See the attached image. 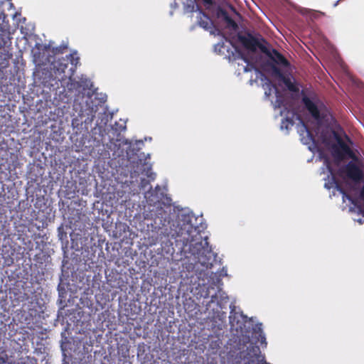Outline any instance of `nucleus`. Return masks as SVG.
Returning <instances> with one entry per match:
<instances>
[{
  "label": "nucleus",
  "instance_id": "6ab92c4d",
  "mask_svg": "<svg viewBox=\"0 0 364 364\" xmlns=\"http://www.w3.org/2000/svg\"><path fill=\"white\" fill-rule=\"evenodd\" d=\"M323 165L326 166L328 173L327 175V178L331 177V179L324 183V188L327 190L333 188L338 191L340 194L342 195L343 202H345L346 200H348L349 202L353 203V198L348 196L344 190L337 183L336 178L333 175L332 168L327 158H325L323 161Z\"/></svg>",
  "mask_w": 364,
  "mask_h": 364
},
{
  "label": "nucleus",
  "instance_id": "2f4dec72",
  "mask_svg": "<svg viewBox=\"0 0 364 364\" xmlns=\"http://www.w3.org/2000/svg\"><path fill=\"white\" fill-rule=\"evenodd\" d=\"M231 53L232 61L240 59L246 63V65L243 66L244 73L251 72L252 70L255 72V69H257L253 64L250 63L247 58L243 55L242 50L239 48H234V51H231Z\"/></svg>",
  "mask_w": 364,
  "mask_h": 364
},
{
  "label": "nucleus",
  "instance_id": "ddd939ff",
  "mask_svg": "<svg viewBox=\"0 0 364 364\" xmlns=\"http://www.w3.org/2000/svg\"><path fill=\"white\" fill-rule=\"evenodd\" d=\"M36 250L38 252L34 255L33 260L35 261V267H45L52 269V257L51 255L54 253V250L49 247V243L41 242L39 243L36 242Z\"/></svg>",
  "mask_w": 364,
  "mask_h": 364
},
{
  "label": "nucleus",
  "instance_id": "bf43d9fd",
  "mask_svg": "<svg viewBox=\"0 0 364 364\" xmlns=\"http://www.w3.org/2000/svg\"><path fill=\"white\" fill-rule=\"evenodd\" d=\"M272 69L277 75H278L281 77H283V75L278 68H277L276 66H273Z\"/></svg>",
  "mask_w": 364,
  "mask_h": 364
},
{
  "label": "nucleus",
  "instance_id": "a19ab883",
  "mask_svg": "<svg viewBox=\"0 0 364 364\" xmlns=\"http://www.w3.org/2000/svg\"><path fill=\"white\" fill-rule=\"evenodd\" d=\"M80 304L81 306H80L82 309L83 308H87L91 311H92L93 308V299L92 296V294H89L88 293H86L84 291V294L81 295L80 298Z\"/></svg>",
  "mask_w": 364,
  "mask_h": 364
},
{
  "label": "nucleus",
  "instance_id": "c756f323",
  "mask_svg": "<svg viewBox=\"0 0 364 364\" xmlns=\"http://www.w3.org/2000/svg\"><path fill=\"white\" fill-rule=\"evenodd\" d=\"M52 269L45 267H35L30 274L31 282L36 283L38 285L46 281V274H48Z\"/></svg>",
  "mask_w": 364,
  "mask_h": 364
},
{
  "label": "nucleus",
  "instance_id": "72a5a7b5",
  "mask_svg": "<svg viewBox=\"0 0 364 364\" xmlns=\"http://www.w3.org/2000/svg\"><path fill=\"white\" fill-rule=\"evenodd\" d=\"M93 97H95V100H97V103L95 104V105H92V107H91V109L89 111V112H86V113H84L82 110L80 111V112L78 113V115L76 116V117H74L73 118H77V117H80V116L81 115H84V116H89V117H92L93 116V119H95V115L93 114V112H94V107L95 108H97V107L98 105H101L102 104L105 103L107 100V96L106 94H104V93H98L97 92V95H94ZM97 111V109H95V112Z\"/></svg>",
  "mask_w": 364,
  "mask_h": 364
},
{
  "label": "nucleus",
  "instance_id": "e2e57ef3",
  "mask_svg": "<svg viewBox=\"0 0 364 364\" xmlns=\"http://www.w3.org/2000/svg\"><path fill=\"white\" fill-rule=\"evenodd\" d=\"M178 6V4L174 1L173 3L170 4V7L171 9H176Z\"/></svg>",
  "mask_w": 364,
  "mask_h": 364
},
{
  "label": "nucleus",
  "instance_id": "c9c22d12",
  "mask_svg": "<svg viewBox=\"0 0 364 364\" xmlns=\"http://www.w3.org/2000/svg\"><path fill=\"white\" fill-rule=\"evenodd\" d=\"M196 12L200 15L198 19V24L200 27L203 28L205 31H209L213 27V23L208 15L203 11L200 7H196Z\"/></svg>",
  "mask_w": 364,
  "mask_h": 364
},
{
  "label": "nucleus",
  "instance_id": "b1692460",
  "mask_svg": "<svg viewBox=\"0 0 364 364\" xmlns=\"http://www.w3.org/2000/svg\"><path fill=\"white\" fill-rule=\"evenodd\" d=\"M111 234L114 238L123 241L131 235L129 226L125 223L117 222Z\"/></svg>",
  "mask_w": 364,
  "mask_h": 364
},
{
  "label": "nucleus",
  "instance_id": "c03bdc74",
  "mask_svg": "<svg viewBox=\"0 0 364 364\" xmlns=\"http://www.w3.org/2000/svg\"><path fill=\"white\" fill-rule=\"evenodd\" d=\"M256 78L259 79L261 82H263L262 87L265 86H272L274 87L273 83L270 81V80L258 68L255 69Z\"/></svg>",
  "mask_w": 364,
  "mask_h": 364
},
{
  "label": "nucleus",
  "instance_id": "dca6fc26",
  "mask_svg": "<svg viewBox=\"0 0 364 364\" xmlns=\"http://www.w3.org/2000/svg\"><path fill=\"white\" fill-rule=\"evenodd\" d=\"M23 253V252H20L14 245H11L9 242H7V243L4 242L0 247L1 268L11 266L15 260L20 259L19 255Z\"/></svg>",
  "mask_w": 364,
  "mask_h": 364
},
{
  "label": "nucleus",
  "instance_id": "0e129e2a",
  "mask_svg": "<svg viewBox=\"0 0 364 364\" xmlns=\"http://www.w3.org/2000/svg\"><path fill=\"white\" fill-rule=\"evenodd\" d=\"M144 347H145V346H144V343H142V346H141V345H139V346H138V348H137V355H138V356H139V355H140V353H141V348H144Z\"/></svg>",
  "mask_w": 364,
  "mask_h": 364
},
{
  "label": "nucleus",
  "instance_id": "423d86ee",
  "mask_svg": "<svg viewBox=\"0 0 364 364\" xmlns=\"http://www.w3.org/2000/svg\"><path fill=\"white\" fill-rule=\"evenodd\" d=\"M6 15L0 11V32L6 31L9 28V21H6ZM25 67L23 53L19 50L12 58L4 46L0 45V90L7 93L14 91L16 81H19Z\"/></svg>",
  "mask_w": 364,
  "mask_h": 364
},
{
  "label": "nucleus",
  "instance_id": "4d7b16f0",
  "mask_svg": "<svg viewBox=\"0 0 364 364\" xmlns=\"http://www.w3.org/2000/svg\"><path fill=\"white\" fill-rule=\"evenodd\" d=\"M215 272H217V274H220V277L221 278L228 276L227 269L225 267H223L220 270L217 269Z\"/></svg>",
  "mask_w": 364,
  "mask_h": 364
},
{
  "label": "nucleus",
  "instance_id": "49530a36",
  "mask_svg": "<svg viewBox=\"0 0 364 364\" xmlns=\"http://www.w3.org/2000/svg\"><path fill=\"white\" fill-rule=\"evenodd\" d=\"M23 358L14 361H9L6 354L0 353V364H23L22 362Z\"/></svg>",
  "mask_w": 364,
  "mask_h": 364
},
{
  "label": "nucleus",
  "instance_id": "9d476101",
  "mask_svg": "<svg viewBox=\"0 0 364 364\" xmlns=\"http://www.w3.org/2000/svg\"><path fill=\"white\" fill-rule=\"evenodd\" d=\"M130 149L133 150V154L136 156H139L138 159H141L140 161L136 160L134 162L135 166L138 168L141 167V169L145 171V174L149 178L154 180L156 174L152 171V164L148 161L151 158V154L149 153L146 154L141 151L142 148L144 146V140H136L134 143H132V141H130Z\"/></svg>",
  "mask_w": 364,
  "mask_h": 364
},
{
  "label": "nucleus",
  "instance_id": "a211bd4d",
  "mask_svg": "<svg viewBox=\"0 0 364 364\" xmlns=\"http://www.w3.org/2000/svg\"><path fill=\"white\" fill-rule=\"evenodd\" d=\"M74 87L82 95V98H85V102L87 105L89 100H92L94 95H97V88L94 87L93 82L86 76L82 75L78 81H75Z\"/></svg>",
  "mask_w": 364,
  "mask_h": 364
},
{
  "label": "nucleus",
  "instance_id": "a878e982",
  "mask_svg": "<svg viewBox=\"0 0 364 364\" xmlns=\"http://www.w3.org/2000/svg\"><path fill=\"white\" fill-rule=\"evenodd\" d=\"M264 89L265 90L264 96L266 98L269 97L271 95L272 91V90H274L276 100H275L274 102H272V104L273 105V107L275 109L277 108H281L282 107H284V110H281V112H280V115L282 116L284 112L286 109H287V107H286V105L284 104V100L282 98L281 94L279 93L278 89L277 87H275L274 85V87L265 86L264 87Z\"/></svg>",
  "mask_w": 364,
  "mask_h": 364
},
{
  "label": "nucleus",
  "instance_id": "f03ea898",
  "mask_svg": "<svg viewBox=\"0 0 364 364\" xmlns=\"http://www.w3.org/2000/svg\"><path fill=\"white\" fill-rule=\"evenodd\" d=\"M148 208L144 230L159 258L175 264L182 262L188 272L196 271L198 264L207 267L215 261L208 236L201 235L207 228L202 214L196 216L189 208L173 205L167 196Z\"/></svg>",
  "mask_w": 364,
  "mask_h": 364
},
{
  "label": "nucleus",
  "instance_id": "4be33fe9",
  "mask_svg": "<svg viewBox=\"0 0 364 364\" xmlns=\"http://www.w3.org/2000/svg\"><path fill=\"white\" fill-rule=\"evenodd\" d=\"M46 171L45 166L41 161L30 163L27 166L26 175L27 178L32 182L38 184L43 182V176Z\"/></svg>",
  "mask_w": 364,
  "mask_h": 364
},
{
  "label": "nucleus",
  "instance_id": "20e7f679",
  "mask_svg": "<svg viewBox=\"0 0 364 364\" xmlns=\"http://www.w3.org/2000/svg\"><path fill=\"white\" fill-rule=\"evenodd\" d=\"M229 308L230 337L225 345L228 364H271L259 346L266 348L267 345L262 323L237 311L232 304Z\"/></svg>",
  "mask_w": 364,
  "mask_h": 364
},
{
  "label": "nucleus",
  "instance_id": "8fccbe9b",
  "mask_svg": "<svg viewBox=\"0 0 364 364\" xmlns=\"http://www.w3.org/2000/svg\"><path fill=\"white\" fill-rule=\"evenodd\" d=\"M8 144L3 139L0 141V157L4 158L8 155Z\"/></svg>",
  "mask_w": 364,
  "mask_h": 364
},
{
  "label": "nucleus",
  "instance_id": "f257e3e1",
  "mask_svg": "<svg viewBox=\"0 0 364 364\" xmlns=\"http://www.w3.org/2000/svg\"><path fill=\"white\" fill-rule=\"evenodd\" d=\"M75 205L62 199L58 202L63 221L57 228L63 257L56 286L58 310L53 322L56 328L60 326L63 328L66 324V308L75 304L78 291L95 287V275L87 272L92 264L105 259L104 245L107 250L109 248L105 239L95 237L92 222Z\"/></svg>",
  "mask_w": 364,
  "mask_h": 364
},
{
  "label": "nucleus",
  "instance_id": "2eb2a0df",
  "mask_svg": "<svg viewBox=\"0 0 364 364\" xmlns=\"http://www.w3.org/2000/svg\"><path fill=\"white\" fill-rule=\"evenodd\" d=\"M32 61L35 68L53 62V58L49 54V45L36 43L31 49Z\"/></svg>",
  "mask_w": 364,
  "mask_h": 364
},
{
  "label": "nucleus",
  "instance_id": "f3484780",
  "mask_svg": "<svg viewBox=\"0 0 364 364\" xmlns=\"http://www.w3.org/2000/svg\"><path fill=\"white\" fill-rule=\"evenodd\" d=\"M46 102L52 101L53 104L59 108H65L66 105L71 103L73 100L72 92L66 90L62 84L58 85V88H55L52 91L50 99H44Z\"/></svg>",
  "mask_w": 364,
  "mask_h": 364
},
{
  "label": "nucleus",
  "instance_id": "9b49d317",
  "mask_svg": "<svg viewBox=\"0 0 364 364\" xmlns=\"http://www.w3.org/2000/svg\"><path fill=\"white\" fill-rule=\"evenodd\" d=\"M113 166L115 167V180L118 183L128 186L129 183L132 182V173H141L145 174V171L141 169V167L135 166V164H131L127 161L117 162L114 164Z\"/></svg>",
  "mask_w": 364,
  "mask_h": 364
},
{
  "label": "nucleus",
  "instance_id": "1a4fd4ad",
  "mask_svg": "<svg viewBox=\"0 0 364 364\" xmlns=\"http://www.w3.org/2000/svg\"><path fill=\"white\" fill-rule=\"evenodd\" d=\"M238 39L247 49L252 51L259 49L274 63L277 64L285 61L284 56L277 49L272 48L271 50L268 49L266 46L267 41L261 35L257 37L250 33H247L245 35H239Z\"/></svg>",
  "mask_w": 364,
  "mask_h": 364
},
{
  "label": "nucleus",
  "instance_id": "79ce46f5",
  "mask_svg": "<svg viewBox=\"0 0 364 364\" xmlns=\"http://www.w3.org/2000/svg\"><path fill=\"white\" fill-rule=\"evenodd\" d=\"M291 116H286L284 118L282 119L280 124V129L282 131L285 130L286 134H289V129L294 124V117L295 114L294 112H291Z\"/></svg>",
  "mask_w": 364,
  "mask_h": 364
},
{
  "label": "nucleus",
  "instance_id": "4468645a",
  "mask_svg": "<svg viewBox=\"0 0 364 364\" xmlns=\"http://www.w3.org/2000/svg\"><path fill=\"white\" fill-rule=\"evenodd\" d=\"M26 199L19 202V208H22L23 210L26 209L29 210L33 204L34 208L38 210V215L36 217V220H38V218L41 217L40 211L43 210L50 201L44 196L38 195L37 193L34 195L33 192L31 193L28 189L26 190Z\"/></svg>",
  "mask_w": 364,
  "mask_h": 364
},
{
  "label": "nucleus",
  "instance_id": "c85d7f7f",
  "mask_svg": "<svg viewBox=\"0 0 364 364\" xmlns=\"http://www.w3.org/2000/svg\"><path fill=\"white\" fill-rule=\"evenodd\" d=\"M228 44H226L224 42H220L217 44L214 45V52L220 54L224 55L225 53L228 55H225V58H228L229 62L232 61V56L231 51H234V48H237V46L232 44L230 41H228Z\"/></svg>",
  "mask_w": 364,
  "mask_h": 364
},
{
  "label": "nucleus",
  "instance_id": "aec40b11",
  "mask_svg": "<svg viewBox=\"0 0 364 364\" xmlns=\"http://www.w3.org/2000/svg\"><path fill=\"white\" fill-rule=\"evenodd\" d=\"M26 282L16 281L13 287L9 288V296L14 306L19 305L28 299V293L24 286Z\"/></svg>",
  "mask_w": 364,
  "mask_h": 364
},
{
  "label": "nucleus",
  "instance_id": "5fc2aeb1",
  "mask_svg": "<svg viewBox=\"0 0 364 364\" xmlns=\"http://www.w3.org/2000/svg\"><path fill=\"white\" fill-rule=\"evenodd\" d=\"M220 14L223 17L224 20L229 24L233 23V20L232 17L230 16V14L228 13V11L225 9L220 10Z\"/></svg>",
  "mask_w": 364,
  "mask_h": 364
},
{
  "label": "nucleus",
  "instance_id": "6e6552de",
  "mask_svg": "<svg viewBox=\"0 0 364 364\" xmlns=\"http://www.w3.org/2000/svg\"><path fill=\"white\" fill-rule=\"evenodd\" d=\"M34 83L36 84V92H41L43 99H50L52 91L58 88L61 82L52 68V64L46 63L35 68L33 73Z\"/></svg>",
  "mask_w": 364,
  "mask_h": 364
},
{
  "label": "nucleus",
  "instance_id": "774afa93",
  "mask_svg": "<svg viewBox=\"0 0 364 364\" xmlns=\"http://www.w3.org/2000/svg\"><path fill=\"white\" fill-rule=\"evenodd\" d=\"M18 16H21V14L18 11H16L14 15H13V18L15 19Z\"/></svg>",
  "mask_w": 364,
  "mask_h": 364
},
{
  "label": "nucleus",
  "instance_id": "7ed1b4c3",
  "mask_svg": "<svg viewBox=\"0 0 364 364\" xmlns=\"http://www.w3.org/2000/svg\"><path fill=\"white\" fill-rule=\"evenodd\" d=\"M107 122L108 116L105 111L98 117L94 127L92 126L93 116L81 115L72 118L71 129L68 131L70 139L77 149L100 159L109 160L110 166L121 161L134 164L136 160L140 161L139 156L133 154V150L130 149V140L127 139L119 137L115 142L112 139L109 144H104L102 139Z\"/></svg>",
  "mask_w": 364,
  "mask_h": 364
},
{
  "label": "nucleus",
  "instance_id": "e433bc0d",
  "mask_svg": "<svg viewBox=\"0 0 364 364\" xmlns=\"http://www.w3.org/2000/svg\"><path fill=\"white\" fill-rule=\"evenodd\" d=\"M346 168L348 169V176L354 180H360L362 177V171L357 164L352 161H349Z\"/></svg>",
  "mask_w": 364,
  "mask_h": 364
},
{
  "label": "nucleus",
  "instance_id": "37998d69",
  "mask_svg": "<svg viewBox=\"0 0 364 364\" xmlns=\"http://www.w3.org/2000/svg\"><path fill=\"white\" fill-rule=\"evenodd\" d=\"M144 175L147 177V178H140L138 187L140 193L146 195L147 193H149V191L152 188L151 186L150 185V181L153 180L149 178L146 174Z\"/></svg>",
  "mask_w": 364,
  "mask_h": 364
},
{
  "label": "nucleus",
  "instance_id": "58836bf2",
  "mask_svg": "<svg viewBox=\"0 0 364 364\" xmlns=\"http://www.w3.org/2000/svg\"><path fill=\"white\" fill-rule=\"evenodd\" d=\"M208 284L210 285V288L213 287L215 286L217 287V290L220 289V286L223 285L222 278L220 277V274H217L216 272L211 271L208 277L206 278Z\"/></svg>",
  "mask_w": 364,
  "mask_h": 364
},
{
  "label": "nucleus",
  "instance_id": "6e6d98bb",
  "mask_svg": "<svg viewBox=\"0 0 364 364\" xmlns=\"http://www.w3.org/2000/svg\"><path fill=\"white\" fill-rule=\"evenodd\" d=\"M7 221L4 218V217L0 215V235H4V231L6 228V224Z\"/></svg>",
  "mask_w": 364,
  "mask_h": 364
},
{
  "label": "nucleus",
  "instance_id": "ea45409f",
  "mask_svg": "<svg viewBox=\"0 0 364 364\" xmlns=\"http://www.w3.org/2000/svg\"><path fill=\"white\" fill-rule=\"evenodd\" d=\"M51 43L50 41L48 45H49V54H50L51 57L53 58H59L58 55L63 54V50L68 46V42L65 43L63 41L60 46L55 47L52 46Z\"/></svg>",
  "mask_w": 364,
  "mask_h": 364
},
{
  "label": "nucleus",
  "instance_id": "4c0bfd02",
  "mask_svg": "<svg viewBox=\"0 0 364 364\" xmlns=\"http://www.w3.org/2000/svg\"><path fill=\"white\" fill-rule=\"evenodd\" d=\"M302 102L306 108L311 113L312 116L316 118L318 114V109L314 100L309 96H304Z\"/></svg>",
  "mask_w": 364,
  "mask_h": 364
},
{
  "label": "nucleus",
  "instance_id": "09e8293b",
  "mask_svg": "<svg viewBox=\"0 0 364 364\" xmlns=\"http://www.w3.org/2000/svg\"><path fill=\"white\" fill-rule=\"evenodd\" d=\"M36 306L38 308V309L36 311L39 314H43L42 317L44 318L45 317L44 316L45 311L47 309V306H46V304L44 301V300L42 299L41 300H37L36 302Z\"/></svg>",
  "mask_w": 364,
  "mask_h": 364
},
{
  "label": "nucleus",
  "instance_id": "864d4df0",
  "mask_svg": "<svg viewBox=\"0 0 364 364\" xmlns=\"http://www.w3.org/2000/svg\"><path fill=\"white\" fill-rule=\"evenodd\" d=\"M293 77L291 75L287 78L284 77V83L287 86V89L290 91L294 90Z\"/></svg>",
  "mask_w": 364,
  "mask_h": 364
},
{
  "label": "nucleus",
  "instance_id": "473e14b6",
  "mask_svg": "<svg viewBox=\"0 0 364 364\" xmlns=\"http://www.w3.org/2000/svg\"><path fill=\"white\" fill-rule=\"evenodd\" d=\"M102 326H106L109 330H115L117 328L119 319L111 314L109 311H106L102 313Z\"/></svg>",
  "mask_w": 364,
  "mask_h": 364
},
{
  "label": "nucleus",
  "instance_id": "69168bd1",
  "mask_svg": "<svg viewBox=\"0 0 364 364\" xmlns=\"http://www.w3.org/2000/svg\"><path fill=\"white\" fill-rule=\"evenodd\" d=\"M354 220L360 225L364 223V220H363L362 218L355 219Z\"/></svg>",
  "mask_w": 364,
  "mask_h": 364
},
{
  "label": "nucleus",
  "instance_id": "7c9ffc66",
  "mask_svg": "<svg viewBox=\"0 0 364 364\" xmlns=\"http://www.w3.org/2000/svg\"><path fill=\"white\" fill-rule=\"evenodd\" d=\"M53 62H50V64H52V68L54 70L55 75H60L61 73H63L65 77H69L70 74L66 72V70L69 65L68 60L63 57L53 58Z\"/></svg>",
  "mask_w": 364,
  "mask_h": 364
},
{
  "label": "nucleus",
  "instance_id": "412c9836",
  "mask_svg": "<svg viewBox=\"0 0 364 364\" xmlns=\"http://www.w3.org/2000/svg\"><path fill=\"white\" fill-rule=\"evenodd\" d=\"M296 119L299 121V123L297 125V132L301 137L300 140L301 143L304 145H307L308 149L310 151L314 152L316 146L313 135L299 116H296Z\"/></svg>",
  "mask_w": 364,
  "mask_h": 364
},
{
  "label": "nucleus",
  "instance_id": "5701e85b",
  "mask_svg": "<svg viewBox=\"0 0 364 364\" xmlns=\"http://www.w3.org/2000/svg\"><path fill=\"white\" fill-rule=\"evenodd\" d=\"M40 213L41 217L39 218L41 219L39 220L38 224H36V227L38 230L46 228L48 225V223L54 220L55 216V210L50 205V202H49V203H48L45 208H43V210L40 211Z\"/></svg>",
  "mask_w": 364,
  "mask_h": 364
},
{
  "label": "nucleus",
  "instance_id": "338daca9",
  "mask_svg": "<svg viewBox=\"0 0 364 364\" xmlns=\"http://www.w3.org/2000/svg\"><path fill=\"white\" fill-rule=\"evenodd\" d=\"M257 78H256V79H255V80H253V79H250V80H249V84H250V85H254V83L257 82Z\"/></svg>",
  "mask_w": 364,
  "mask_h": 364
},
{
  "label": "nucleus",
  "instance_id": "f704fd0d",
  "mask_svg": "<svg viewBox=\"0 0 364 364\" xmlns=\"http://www.w3.org/2000/svg\"><path fill=\"white\" fill-rule=\"evenodd\" d=\"M65 59L68 60V64H70V68L68 69V73L70 74L69 79L72 80L71 77L75 72L77 65L80 64V57L77 55V51L74 50L70 53L65 55Z\"/></svg>",
  "mask_w": 364,
  "mask_h": 364
},
{
  "label": "nucleus",
  "instance_id": "603ef678",
  "mask_svg": "<svg viewBox=\"0 0 364 364\" xmlns=\"http://www.w3.org/2000/svg\"><path fill=\"white\" fill-rule=\"evenodd\" d=\"M126 122H124V124H119L117 122L114 123L113 126H111V128L113 131L121 132L126 130Z\"/></svg>",
  "mask_w": 364,
  "mask_h": 364
},
{
  "label": "nucleus",
  "instance_id": "680f3d73",
  "mask_svg": "<svg viewBox=\"0 0 364 364\" xmlns=\"http://www.w3.org/2000/svg\"><path fill=\"white\" fill-rule=\"evenodd\" d=\"M359 196L363 200H364V186L360 188Z\"/></svg>",
  "mask_w": 364,
  "mask_h": 364
},
{
  "label": "nucleus",
  "instance_id": "a18cd8bd",
  "mask_svg": "<svg viewBox=\"0 0 364 364\" xmlns=\"http://www.w3.org/2000/svg\"><path fill=\"white\" fill-rule=\"evenodd\" d=\"M196 7H199L195 0H186L183 2V10L184 13H193L196 12Z\"/></svg>",
  "mask_w": 364,
  "mask_h": 364
},
{
  "label": "nucleus",
  "instance_id": "393cba45",
  "mask_svg": "<svg viewBox=\"0 0 364 364\" xmlns=\"http://www.w3.org/2000/svg\"><path fill=\"white\" fill-rule=\"evenodd\" d=\"M107 284L113 289H119L122 290L125 287V281L121 274L117 272H110L109 274L105 275Z\"/></svg>",
  "mask_w": 364,
  "mask_h": 364
},
{
  "label": "nucleus",
  "instance_id": "39448f33",
  "mask_svg": "<svg viewBox=\"0 0 364 364\" xmlns=\"http://www.w3.org/2000/svg\"><path fill=\"white\" fill-rule=\"evenodd\" d=\"M66 324L60 333L59 364H92V341L85 333L90 331V314L80 307L66 308Z\"/></svg>",
  "mask_w": 364,
  "mask_h": 364
},
{
  "label": "nucleus",
  "instance_id": "052dcab7",
  "mask_svg": "<svg viewBox=\"0 0 364 364\" xmlns=\"http://www.w3.org/2000/svg\"><path fill=\"white\" fill-rule=\"evenodd\" d=\"M59 132H60V134H58V132L54 131L53 133V135L51 136L52 139L58 141V139L56 136H60L61 132L60 131H59Z\"/></svg>",
  "mask_w": 364,
  "mask_h": 364
},
{
  "label": "nucleus",
  "instance_id": "0eeeda50",
  "mask_svg": "<svg viewBox=\"0 0 364 364\" xmlns=\"http://www.w3.org/2000/svg\"><path fill=\"white\" fill-rule=\"evenodd\" d=\"M214 255H215V261L211 262V264H208L207 267L198 264L197 267L198 269L193 272H188L182 267L181 272L185 274L186 277L194 279L196 277V279H198V282L195 279L194 282L191 286V293L197 299L201 298L208 299L210 297L211 291H214V287L210 288V285L206 284L205 280L203 278V277L208 275V272L205 273V271L208 269H212L214 264L220 263L221 259H218L217 253L214 252ZM181 266L183 265L181 264Z\"/></svg>",
  "mask_w": 364,
  "mask_h": 364
},
{
  "label": "nucleus",
  "instance_id": "de8ad7c7",
  "mask_svg": "<svg viewBox=\"0 0 364 364\" xmlns=\"http://www.w3.org/2000/svg\"><path fill=\"white\" fill-rule=\"evenodd\" d=\"M350 204L353 205V206H350L349 208V212L351 213H356L358 215H362L364 217V210L362 208V207L358 205L355 200L353 199V203L350 202Z\"/></svg>",
  "mask_w": 364,
  "mask_h": 364
},
{
  "label": "nucleus",
  "instance_id": "3c124183",
  "mask_svg": "<svg viewBox=\"0 0 364 364\" xmlns=\"http://www.w3.org/2000/svg\"><path fill=\"white\" fill-rule=\"evenodd\" d=\"M222 341L218 338L215 340H212L209 344V346L213 350H218L220 348L221 346L223 345Z\"/></svg>",
  "mask_w": 364,
  "mask_h": 364
},
{
  "label": "nucleus",
  "instance_id": "f8f14e48",
  "mask_svg": "<svg viewBox=\"0 0 364 364\" xmlns=\"http://www.w3.org/2000/svg\"><path fill=\"white\" fill-rule=\"evenodd\" d=\"M213 293L210 295V299L207 302L208 308H211L213 306V311H215L214 306H216V313L218 314V320L221 322L218 325V328L219 329H222V325L224 322V319L226 318L227 313L223 311V309H227V305L228 303V296L227 294L222 291L221 289L215 291H213Z\"/></svg>",
  "mask_w": 364,
  "mask_h": 364
},
{
  "label": "nucleus",
  "instance_id": "cd10ccee",
  "mask_svg": "<svg viewBox=\"0 0 364 364\" xmlns=\"http://www.w3.org/2000/svg\"><path fill=\"white\" fill-rule=\"evenodd\" d=\"M17 191L15 187L1 183L0 191V203H9V200L15 199Z\"/></svg>",
  "mask_w": 364,
  "mask_h": 364
},
{
  "label": "nucleus",
  "instance_id": "bb28decb",
  "mask_svg": "<svg viewBox=\"0 0 364 364\" xmlns=\"http://www.w3.org/2000/svg\"><path fill=\"white\" fill-rule=\"evenodd\" d=\"M12 242L14 243V246L18 249V250H21V246L24 245L23 252L26 250V248L31 249L33 247V242L30 237L24 234H14L11 238Z\"/></svg>",
  "mask_w": 364,
  "mask_h": 364
},
{
  "label": "nucleus",
  "instance_id": "13d9d810",
  "mask_svg": "<svg viewBox=\"0 0 364 364\" xmlns=\"http://www.w3.org/2000/svg\"><path fill=\"white\" fill-rule=\"evenodd\" d=\"M22 362L23 363V364H32L31 358L28 356L23 358Z\"/></svg>",
  "mask_w": 364,
  "mask_h": 364
}]
</instances>
